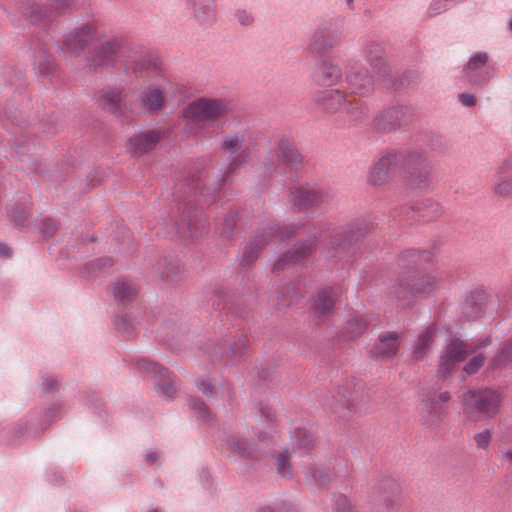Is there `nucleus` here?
<instances>
[{
	"label": "nucleus",
	"instance_id": "5701e85b",
	"mask_svg": "<svg viewBox=\"0 0 512 512\" xmlns=\"http://www.w3.org/2000/svg\"><path fill=\"white\" fill-rule=\"evenodd\" d=\"M99 101L103 109L115 114L119 113L121 107V92L116 89L105 90Z\"/></svg>",
	"mask_w": 512,
	"mask_h": 512
},
{
	"label": "nucleus",
	"instance_id": "c756f323",
	"mask_svg": "<svg viewBox=\"0 0 512 512\" xmlns=\"http://www.w3.org/2000/svg\"><path fill=\"white\" fill-rule=\"evenodd\" d=\"M434 335V329L428 328L419 335L414 354L417 359H420L425 354L426 349L430 346Z\"/></svg>",
	"mask_w": 512,
	"mask_h": 512
},
{
	"label": "nucleus",
	"instance_id": "393cba45",
	"mask_svg": "<svg viewBox=\"0 0 512 512\" xmlns=\"http://www.w3.org/2000/svg\"><path fill=\"white\" fill-rule=\"evenodd\" d=\"M366 112L367 107L364 105V103L353 97L352 93L350 92V95L343 109L341 110V113L346 114L352 120H358L362 118Z\"/></svg>",
	"mask_w": 512,
	"mask_h": 512
},
{
	"label": "nucleus",
	"instance_id": "0eeeda50",
	"mask_svg": "<svg viewBox=\"0 0 512 512\" xmlns=\"http://www.w3.org/2000/svg\"><path fill=\"white\" fill-rule=\"evenodd\" d=\"M98 34V26L95 23H86L66 36L63 50L67 53H77L96 39Z\"/></svg>",
	"mask_w": 512,
	"mask_h": 512
},
{
	"label": "nucleus",
	"instance_id": "aec40b11",
	"mask_svg": "<svg viewBox=\"0 0 512 512\" xmlns=\"http://www.w3.org/2000/svg\"><path fill=\"white\" fill-rule=\"evenodd\" d=\"M142 105L145 109L149 111H154L160 109L165 101L164 92L161 88L156 86H150L143 94H142Z\"/></svg>",
	"mask_w": 512,
	"mask_h": 512
},
{
	"label": "nucleus",
	"instance_id": "f8f14e48",
	"mask_svg": "<svg viewBox=\"0 0 512 512\" xmlns=\"http://www.w3.org/2000/svg\"><path fill=\"white\" fill-rule=\"evenodd\" d=\"M317 243H318V238L315 234V235L309 237L306 241L297 244L294 247L293 251L284 254L283 257L280 258L276 262L275 267L277 269H280L287 262H290V261L300 262V261L306 259L316 249Z\"/></svg>",
	"mask_w": 512,
	"mask_h": 512
},
{
	"label": "nucleus",
	"instance_id": "de8ad7c7",
	"mask_svg": "<svg viewBox=\"0 0 512 512\" xmlns=\"http://www.w3.org/2000/svg\"><path fill=\"white\" fill-rule=\"evenodd\" d=\"M156 459H157V454L155 452H151L146 455L147 462H154Z\"/></svg>",
	"mask_w": 512,
	"mask_h": 512
},
{
	"label": "nucleus",
	"instance_id": "2f4dec72",
	"mask_svg": "<svg viewBox=\"0 0 512 512\" xmlns=\"http://www.w3.org/2000/svg\"><path fill=\"white\" fill-rule=\"evenodd\" d=\"M190 408L195 413V415L202 421L206 423H211L213 421V415L207 408V406L199 399L190 400Z\"/></svg>",
	"mask_w": 512,
	"mask_h": 512
},
{
	"label": "nucleus",
	"instance_id": "39448f33",
	"mask_svg": "<svg viewBox=\"0 0 512 512\" xmlns=\"http://www.w3.org/2000/svg\"><path fill=\"white\" fill-rule=\"evenodd\" d=\"M486 345V340L480 341L478 345L468 344L460 340L453 341L441 356L440 372L449 373L468 355L475 353L478 348Z\"/></svg>",
	"mask_w": 512,
	"mask_h": 512
},
{
	"label": "nucleus",
	"instance_id": "603ef678",
	"mask_svg": "<svg viewBox=\"0 0 512 512\" xmlns=\"http://www.w3.org/2000/svg\"><path fill=\"white\" fill-rule=\"evenodd\" d=\"M237 164H238V158L234 159L231 165L236 166Z\"/></svg>",
	"mask_w": 512,
	"mask_h": 512
},
{
	"label": "nucleus",
	"instance_id": "423d86ee",
	"mask_svg": "<svg viewBox=\"0 0 512 512\" xmlns=\"http://www.w3.org/2000/svg\"><path fill=\"white\" fill-rule=\"evenodd\" d=\"M273 440L274 434L272 429L269 428L268 430L259 431L257 433V444L255 445H250L246 440L236 436L228 438L226 445L230 451L241 456L258 458L260 456L259 451L264 450L266 447L272 444Z\"/></svg>",
	"mask_w": 512,
	"mask_h": 512
},
{
	"label": "nucleus",
	"instance_id": "7ed1b4c3",
	"mask_svg": "<svg viewBox=\"0 0 512 512\" xmlns=\"http://www.w3.org/2000/svg\"><path fill=\"white\" fill-rule=\"evenodd\" d=\"M402 166L401 155H385L369 169L367 181L373 187L384 188L400 173Z\"/></svg>",
	"mask_w": 512,
	"mask_h": 512
},
{
	"label": "nucleus",
	"instance_id": "a211bd4d",
	"mask_svg": "<svg viewBox=\"0 0 512 512\" xmlns=\"http://www.w3.org/2000/svg\"><path fill=\"white\" fill-rule=\"evenodd\" d=\"M432 185L431 168L427 163L411 174L409 180V187L418 192H425L430 189Z\"/></svg>",
	"mask_w": 512,
	"mask_h": 512
},
{
	"label": "nucleus",
	"instance_id": "473e14b6",
	"mask_svg": "<svg viewBox=\"0 0 512 512\" xmlns=\"http://www.w3.org/2000/svg\"><path fill=\"white\" fill-rule=\"evenodd\" d=\"M243 142H244L243 135H240V134L229 135L224 139V141L222 143V148L229 153H235L236 151H238L241 148Z\"/></svg>",
	"mask_w": 512,
	"mask_h": 512
},
{
	"label": "nucleus",
	"instance_id": "8fccbe9b",
	"mask_svg": "<svg viewBox=\"0 0 512 512\" xmlns=\"http://www.w3.org/2000/svg\"><path fill=\"white\" fill-rule=\"evenodd\" d=\"M101 262H103L104 266H107V265L110 266L111 265V262H110L109 259H103V260H101Z\"/></svg>",
	"mask_w": 512,
	"mask_h": 512
},
{
	"label": "nucleus",
	"instance_id": "6ab92c4d",
	"mask_svg": "<svg viewBox=\"0 0 512 512\" xmlns=\"http://www.w3.org/2000/svg\"><path fill=\"white\" fill-rule=\"evenodd\" d=\"M279 161L290 168H296L301 164L302 158L296 148L290 142L282 140L278 145Z\"/></svg>",
	"mask_w": 512,
	"mask_h": 512
},
{
	"label": "nucleus",
	"instance_id": "2eb2a0df",
	"mask_svg": "<svg viewBox=\"0 0 512 512\" xmlns=\"http://www.w3.org/2000/svg\"><path fill=\"white\" fill-rule=\"evenodd\" d=\"M290 200L299 209H306L323 200V194L310 187H296L290 191Z\"/></svg>",
	"mask_w": 512,
	"mask_h": 512
},
{
	"label": "nucleus",
	"instance_id": "a18cd8bd",
	"mask_svg": "<svg viewBox=\"0 0 512 512\" xmlns=\"http://www.w3.org/2000/svg\"><path fill=\"white\" fill-rule=\"evenodd\" d=\"M150 68V63H147L146 60H142L141 63H137L134 67V70L135 71H142L144 69H149Z\"/></svg>",
	"mask_w": 512,
	"mask_h": 512
},
{
	"label": "nucleus",
	"instance_id": "37998d69",
	"mask_svg": "<svg viewBox=\"0 0 512 512\" xmlns=\"http://www.w3.org/2000/svg\"><path fill=\"white\" fill-rule=\"evenodd\" d=\"M198 388L200 391H202L203 394L205 395H209L212 393L213 391V387L210 383L209 380H206V379H202L199 383H198Z\"/></svg>",
	"mask_w": 512,
	"mask_h": 512
},
{
	"label": "nucleus",
	"instance_id": "bb28decb",
	"mask_svg": "<svg viewBox=\"0 0 512 512\" xmlns=\"http://www.w3.org/2000/svg\"><path fill=\"white\" fill-rule=\"evenodd\" d=\"M450 399V396L447 392L440 393L437 398L431 399V401L426 405V413L427 416L431 419L440 418L444 414L443 408L439 405V403H445Z\"/></svg>",
	"mask_w": 512,
	"mask_h": 512
},
{
	"label": "nucleus",
	"instance_id": "5fc2aeb1",
	"mask_svg": "<svg viewBox=\"0 0 512 512\" xmlns=\"http://www.w3.org/2000/svg\"><path fill=\"white\" fill-rule=\"evenodd\" d=\"M509 26H510V29L512 31V20L510 21Z\"/></svg>",
	"mask_w": 512,
	"mask_h": 512
},
{
	"label": "nucleus",
	"instance_id": "f3484780",
	"mask_svg": "<svg viewBox=\"0 0 512 512\" xmlns=\"http://www.w3.org/2000/svg\"><path fill=\"white\" fill-rule=\"evenodd\" d=\"M161 134L158 131H147L129 139V150L135 154H142L153 149L159 142Z\"/></svg>",
	"mask_w": 512,
	"mask_h": 512
},
{
	"label": "nucleus",
	"instance_id": "c03bdc74",
	"mask_svg": "<svg viewBox=\"0 0 512 512\" xmlns=\"http://www.w3.org/2000/svg\"><path fill=\"white\" fill-rule=\"evenodd\" d=\"M11 249L8 245L2 243L0 244V254L5 257V258H8L11 256Z\"/></svg>",
	"mask_w": 512,
	"mask_h": 512
},
{
	"label": "nucleus",
	"instance_id": "f704fd0d",
	"mask_svg": "<svg viewBox=\"0 0 512 512\" xmlns=\"http://www.w3.org/2000/svg\"><path fill=\"white\" fill-rule=\"evenodd\" d=\"M512 359V340L509 341L501 352L494 358L493 365L494 367H500L505 362Z\"/></svg>",
	"mask_w": 512,
	"mask_h": 512
},
{
	"label": "nucleus",
	"instance_id": "f257e3e1",
	"mask_svg": "<svg viewBox=\"0 0 512 512\" xmlns=\"http://www.w3.org/2000/svg\"><path fill=\"white\" fill-rule=\"evenodd\" d=\"M230 104L221 98L200 97L189 102L181 112L186 121L185 130L189 135H195L203 128L205 122H214L226 116Z\"/></svg>",
	"mask_w": 512,
	"mask_h": 512
},
{
	"label": "nucleus",
	"instance_id": "4468645a",
	"mask_svg": "<svg viewBox=\"0 0 512 512\" xmlns=\"http://www.w3.org/2000/svg\"><path fill=\"white\" fill-rule=\"evenodd\" d=\"M400 334L397 332H384L380 334L374 346L373 353L379 358H392L399 349Z\"/></svg>",
	"mask_w": 512,
	"mask_h": 512
},
{
	"label": "nucleus",
	"instance_id": "4be33fe9",
	"mask_svg": "<svg viewBox=\"0 0 512 512\" xmlns=\"http://www.w3.org/2000/svg\"><path fill=\"white\" fill-rule=\"evenodd\" d=\"M320 68L321 76L319 83L321 85H331L341 79V69L337 64L330 61H323Z\"/></svg>",
	"mask_w": 512,
	"mask_h": 512
},
{
	"label": "nucleus",
	"instance_id": "f03ea898",
	"mask_svg": "<svg viewBox=\"0 0 512 512\" xmlns=\"http://www.w3.org/2000/svg\"><path fill=\"white\" fill-rule=\"evenodd\" d=\"M466 417L472 422L494 418L501 407L500 392L492 389L468 390L462 395Z\"/></svg>",
	"mask_w": 512,
	"mask_h": 512
},
{
	"label": "nucleus",
	"instance_id": "79ce46f5",
	"mask_svg": "<svg viewBox=\"0 0 512 512\" xmlns=\"http://www.w3.org/2000/svg\"><path fill=\"white\" fill-rule=\"evenodd\" d=\"M460 102L467 107H472L476 104V98L472 94L463 93L459 95Z\"/></svg>",
	"mask_w": 512,
	"mask_h": 512
},
{
	"label": "nucleus",
	"instance_id": "20e7f679",
	"mask_svg": "<svg viewBox=\"0 0 512 512\" xmlns=\"http://www.w3.org/2000/svg\"><path fill=\"white\" fill-rule=\"evenodd\" d=\"M440 286V281L436 276L426 274L419 277L413 285V291H409L402 284L395 285L391 288L390 296L402 305H406L410 302V298L413 294L426 297L436 291Z\"/></svg>",
	"mask_w": 512,
	"mask_h": 512
},
{
	"label": "nucleus",
	"instance_id": "412c9836",
	"mask_svg": "<svg viewBox=\"0 0 512 512\" xmlns=\"http://www.w3.org/2000/svg\"><path fill=\"white\" fill-rule=\"evenodd\" d=\"M345 81L347 83V89H349L351 93H362L364 89L371 85V78L360 71H348Z\"/></svg>",
	"mask_w": 512,
	"mask_h": 512
},
{
	"label": "nucleus",
	"instance_id": "c85d7f7f",
	"mask_svg": "<svg viewBox=\"0 0 512 512\" xmlns=\"http://www.w3.org/2000/svg\"><path fill=\"white\" fill-rule=\"evenodd\" d=\"M487 61H488V55L486 53H477L476 55H474L473 57L470 58V60L467 64V75L471 82H473V83L478 82V80L475 78V76L472 73L485 67Z\"/></svg>",
	"mask_w": 512,
	"mask_h": 512
},
{
	"label": "nucleus",
	"instance_id": "dca6fc26",
	"mask_svg": "<svg viewBox=\"0 0 512 512\" xmlns=\"http://www.w3.org/2000/svg\"><path fill=\"white\" fill-rule=\"evenodd\" d=\"M336 301L335 292L332 288H324L318 291L312 299L311 311L319 317L328 315L334 309Z\"/></svg>",
	"mask_w": 512,
	"mask_h": 512
},
{
	"label": "nucleus",
	"instance_id": "58836bf2",
	"mask_svg": "<svg viewBox=\"0 0 512 512\" xmlns=\"http://www.w3.org/2000/svg\"><path fill=\"white\" fill-rule=\"evenodd\" d=\"M277 470L278 473L283 477L290 475V465L285 455L280 454L277 459Z\"/></svg>",
	"mask_w": 512,
	"mask_h": 512
},
{
	"label": "nucleus",
	"instance_id": "e433bc0d",
	"mask_svg": "<svg viewBox=\"0 0 512 512\" xmlns=\"http://www.w3.org/2000/svg\"><path fill=\"white\" fill-rule=\"evenodd\" d=\"M495 194L502 197L512 196V178L498 182L494 187Z\"/></svg>",
	"mask_w": 512,
	"mask_h": 512
},
{
	"label": "nucleus",
	"instance_id": "a878e982",
	"mask_svg": "<svg viewBox=\"0 0 512 512\" xmlns=\"http://www.w3.org/2000/svg\"><path fill=\"white\" fill-rule=\"evenodd\" d=\"M119 47L120 44L117 40L106 42L97 52L94 58V63L96 65H101L111 62L117 54Z\"/></svg>",
	"mask_w": 512,
	"mask_h": 512
},
{
	"label": "nucleus",
	"instance_id": "ddd939ff",
	"mask_svg": "<svg viewBox=\"0 0 512 512\" xmlns=\"http://www.w3.org/2000/svg\"><path fill=\"white\" fill-rule=\"evenodd\" d=\"M187 6L200 24H210L216 18L215 0H189Z\"/></svg>",
	"mask_w": 512,
	"mask_h": 512
},
{
	"label": "nucleus",
	"instance_id": "49530a36",
	"mask_svg": "<svg viewBox=\"0 0 512 512\" xmlns=\"http://www.w3.org/2000/svg\"><path fill=\"white\" fill-rule=\"evenodd\" d=\"M511 168H512V159H508L499 167V170H500V172H505Z\"/></svg>",
	"mask_w": 512,
	"mask_h": 512
},
{
	"label": "nucleus",
	"instance_id": "9d476101",
	"mask_svg": "<svg viewBox=\"0 0 512 512\" xmlns=\"http://www.w3.org/2000/svg\"><path fill=\"white\" fill-rule=\"evenodd\" d=\"M292 234V231L279 230L276 226H270L267 229L261 231L256 238L246 247L243 253V260L248 264L256 259L257 252L264 247L270 238L282 239L285 236Z\"/></svg>",
	"mask_w": 512,
	"mask_h": 512
},
{
	"label": "nucleus",
	"instance_id": "1a4fd4ad",
	"mask_svg": "<svg viewBox=\"0 0 512 512\" xmlns=\"http://www.w3.org/2000/svg\"><path fill=\"white\" fill-rule=\"evenodd\" d=\"M138 366L140 369L154 374L155 384L165 397L170 398L174 395L176 392V387L170 372H168L165 368L161 367L157 363L145 359L138 361Z\"/></svg>",
	"mask_w": 512,
	"mask_h": 512
},
{
	"label": "nucleus",
	"instance_id": "4c0bfd02",
	"mask_svg": "<svg viewBox=\"0 0 512 512\" xmlns=\"http://www.w3.org/2000/svg\"><path fill=\"white\" fill-rule=\"evenodd\" d=\"M484 360L485 357L481 353H478L465 365L464 370L467 374H474L484 364Z\"/></svg>",
	"mask_w": 512,
	"mask_h": 512
},
{
	"label": "nucleus",
	"instance_id": "72a5a7b5",
	"mask_svg": "<svg viewBox=\"0 0 512 512\" xmlns=\"http://www.w3.org/2000/svg\"><path fill=\"white\" fill-rule=\"evenodd\" d=\"M491 439H492V430L488 429V428L476 433L473 437L475 445L479 449H486L489 446Z\"/></svg>",
	"mask_w": 512,
	"mask_h": 512
},
{
	"label": "nucleus",
	"instance_id": "09e8293b",
	"mask_svg": "<svg viewBox=\"0 0 512 512\" xmlns=\"http://www.w3.org/2000/svg\"><path fill=\"white\" fill-rule=\"evenodd\" d=\"M505 458H506L510 463H512V450H509V451L505 454Z\"/></svg>",
	"mask_w": 512,
	"mask_h": 512
},
{
	"label": "nucleus",
	"instance_id": "7c9ffc66",
	"mask_svg": "<svg viewBox=\"0 0 512 512\" xmlns=\"http://www.w3.org/2000/svg\"><path fill=\"white\" fill-rule=\"evenodd\" d=\"M295 440L300 448L310 449L316 443V437L311 430L298 428L295 431Z\"/></svg>",
	"mask_w": 512,
	"mask_h": 512
},
{
	"label": "nucleus",
	"instance_id": "a19ab883",
	"mask_svg": "<svg viewBox=\"0 0 512 512\" xmlns=\"http://www.w3.org/2000/svg\"><path fill=\"white\" fill-rule=\"evenodd\" d=\"M313 478L320 485H325L331 478V473L325 471L324 469L317 468L313 471Z\"/></svg>",
	"mask_w": 512,
	"mask_h": 512
},
{
	"label": "nucleus",
	"instance_id": "c9c22d12",
	"mask_svg": "<svg viewBox=\"0 0 512 512\" xmlns=\"http://www.w3.org/2000/svg\"><path fill=\"white\" fill-rule=\"evenodd\" d=\"M234 17L242 26H250L254 22L253 14L246 9H237L234 13Z\"/></svg>",
	"mask_w": 512,
	"mask_h": 512
},
{
	"label": "nucleus",
	"instance_id": "6e6552de",
	"mask_svg": "<svg viewBox=\"0 0 512 512\" xmlns=\"http://www.w3.org/2000/svg\"><path fill=\"white\" fill-rule=\"evenodd\" d=\"M349 95L350 93L348 94L344 89L329 88L317 93L314 97V101L325 112L334 114L341 112Z\"/></svg>",
	"mask_w": 512,
	"mask_h": 512
},
{
	"label": "nucleus",
	"instance_id": "cd10ccee",
	"mask_svg": "<svg viewBox=\"0 0 512 512\" xmlns=\"http://www.w3.org/2000/svg\"><path fill=\"white\" fill-rule=\"evenodd\" d=\"M367 326V321L362 317H353L347 322L345 327V334L349 339L358 337L366 330Z\"/></svg>",
	"mask_w": 512,
	"mask_h": 512
},
{
	"label": "nucleus",
	"instance_id": "864d4df0",
	"mask_svg": "<svg viewBox=\"0 0 512 512\" xmlns=\"http://www.w3.org/2000/svg\"><path fill=\"white\" fill-rule=\"evenodd\" d=\"M116 326L118 327V329H123L118 321L116 322Z\"/></svg>",
	"mask_w": 512,
	"mask_h": 512
},
{
	"label": "nucleus",
	"instance_id": "b1692460",
	"mask_svg": "<svg viewBox=\"0 0 512 512\" xmlns=\"http://www.w3.org/2000/svg\"><path fill=\"white\" fill-rule=\"evenodd\" d=\"M113 294L117 301H131L137 294L136 286L130 281H117L114 284Z\"/></svg>",
	"mask_w": 512,
	"mask_h": 512
},
{
	"label": "nucleus",
	"instance_id": "3c124183",
	"mask_svg": "<svg viewBox=\"0 0 512 512\" xmlns=\"http://www.w3.org/2000/svg\"><path fill=\"white\" fill-rule=\"evenodd\" d=\"M339 501H340L343 505H348V501H347V499H346V498H344V497L340 498V500H339Z\"/></svg>",
	"mask_w": 512,
	"mask_h": 512
},
{
	"label": "nucleus",
	"instance_id": "ea45409f",
	"mask_svg": "<svg viewBox=\"0 0 512 512\" xmlns=\"http://www.w3.org/2000/svg\"><path fill=\"white\" fill-rule=\"evenodd\" d=\"M56 230H57V223L54 220L44 219L42 221L41 231L45 236H47V237L52 236Z\"/></svg>",
	"mask_w": 512,
	"mask_h": 512
},
{
	"label": "nucleus",
	"instance_id": "9b49d317",
	"mask_svg": "<svg viewBox=\"0 0 512 512\" xmlns=\"http://www.w3.org/2000/svg\"><path fill=\"white\" fill-rule=\"evenodd\" d=\"M341 34L334 30L318 29L314 32L310 49L316 53L326 52L340 44Z\"/></svg>",
	"mask_w": 512,
	"mask_h": 512
}]
</instances>
